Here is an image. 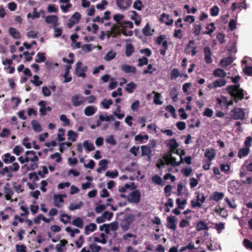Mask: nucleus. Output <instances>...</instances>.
Returning a JSON list of instances; mask_svg holds the SVG:
<instances>
[{
	"label": "nucleus",
	"instance_id": "obj_1",
	"mask_svg": "<svg viewBox=\"0 0 252 252\" xmlns=\"http://www.w3.org/2000/svg\"><path fill=\"white\" fill-rule=\"evenodd\" d=\"M185 155L184 150H181L179 156L180 160L177 161L175 158L173 157L171 154L164 155L160 159L158 160V167L163 165H171L173 166H178L183 163L184 159L183 156Z\"/></svg>",
	"mask_w": 252,
	"mask_h": 252
},
{
	"label": "nucleus",
	"instance_id": "obj_2",
	"mask_svg": "<svg viewBox=\"0 0 252 252\" xmlns=\"http://www.w3.org/2000/svg\"><path fill=\"white\" fill-rule=\"evenodd\" d=\"M226 91L234 97L236 102H237V99H241L243 98V91L240 88L239 85L229 86L227 87Z\"/></svg>",
	"mask_w": 252,
	"mask_h": 252
},
{
	"label": "nucleus",
	"instance_id": "obj_3",
	"mask_svg": "<svg viewBox=\"0 0 252 252\" xmlns=\"http://www.w3.org/2000/svg\"><path fill=\"white\" fill-rule=\"evenodd\" d=\"M134 219L135 216L133 214L126 215L120 224L122 230L124 231L127 230L129 228L130 224L134 221Z\"/></svg>",
	"mask_w": 252,
	"mask_h": 252
},
{
	"label": "nucleus",
	"instance_id": "obj_4",
	"mask_svg": "<svg viewBox=\"0 0 252 252\" xmlns=\"http://www.w3.org/2000/svg\"><path fill=\"white\" fill-rule=\"evenodd\" d=\"M82 63L81 62H78L76 64L75 74L78 77L85 78L86 76V72L87 71L88 67L87 66H82Z\"/></svg>",
	"mask_w": 252,
	"mask_h": 252
},
{
	"label": "nucleus",
	"instance_id": "obj_5",
	"mask_svg": "<svg viewBox=\"0 0 252 252\" xmlns=\"http://www.w3.org/2000/svg\"><path fill=\"white\" fill-rule=\"evenodd\" d=\"M141 193L138 190H134L127 196V200L129 203L137 204L140 201Z\"/></svg>",
	"mask_w": 252,
	"mask_h": 252
},
{
	"label": "nucleus",
	"instance_id": "obj_6",
	"mask_svg": "<svg viewBox=\"0 0 252 252\" xmlns=\"http://www.w3.org/2000/svg\"><path fill=\"white\" fill-rule=\"evenodd\" d=\"M196 199L192 200L191 201V206L193 208L201 207V204L204 203L206 197L203 194H201L199 192H196Z\"/></svg>",
	"mask_w": 252,
	"mask_h": 252
},
{
	"label": "nucleus",
	"instance_id": "obj_7",
	"mask_svg": "<svg viewBox=\"0 0 252 252\" xmlns=\"http://www.w3.org/2000/svg\"><path fill=\"white\" fill-rule=\"evenodd\" d=\"M168 41L165 36H158V45L160 46V52L162 55H164L168 48Z\"/></svg>",
	"mask_w": 252,
	"mask_h": 252
},
{
	"label": "nucleus",
	"instance_id": "obj_8",
	"mask_svg": "<svg viewBox=\"0 0 252 252\" xmlns=\"http://www.w3.org/2000/svg\"><path fill=\"white\" fill-rule=\"evenodd\" d=\"M230 116L235 120L243 119L245 117L243 110L240 108H235L230 112Z\"/></svg>",
	"mask_w": 252,
	"mask_h": 252
},
{
	"label": "nucleus",
	"instance_id": "obj_9",
	"mask_svg": "<svg viewBox=\"0 0 252 252\" xmlns=\"http://www.w3.org/2000/svg\"><path fill=\"white\" fill-rule=\"evenodd\" d=\"M80 19L81 14L78 12H75L69 20V22L67 25V27L69 29H71L74 25L79 23Z\"/></svg>",
	"mask_w": 252,
	"mask_h": 252
},
{
	"label": "nucleus",
	"instance_id": "obj_10",
	"mask_svg": "<svg viewBox=\"0 0 252 252\" xmlns=\"http://www.w3.org/2000/svg\"><path fill=\"white\" fill-rule=\"evenodd\" d=\"M118 7L122 10L126 9L131 4V0H116Z\"/></svg>",
	"mask_w": 252,
	"mask_h": 252
},
{
	"label": "nucleus",
	"instance_id": "obj_11",
	"mask_svg": "<svg viewBox=\"0 0 252 252\" xmlns=\"http://www.w3.org/2000/svg\"><path fill=\"white\" fill-rule=\"evenodd\" d=\"M84 97L81 96L79 94H75L73 95L71 98L72 105L75 107L81 105L84 103Z\"/></svg>",
	"mask_w": 252,
	"mask_h": 252
},
{
	"label": "nucleus",
	"instance_id": "obj_12",
	"mask_svg": "<svg viewBox=\"0 0 252 252\" xmlns=\"http://www.w3.org/2000/svg\"><path fill=\"white\" fill-rule=\"evenodd\" d=\"M167 226L169 228L175 230L177 227V219L174 216H169L167 218Z\"/></svg>",
	"mask_w": 252,
	"mask_h": 252
},
{
	"label": "nucleus",
	"instance_id": "obj_13",
	"mask_svg": "<svg viewBox=\"0 0 252 252\" xmlns=\"http://www.w3.org/2000/svg\"><path fill=\"white\" fill-rule=\"evenodd\" d=\"M167 145L170 149L168 154L171 155L173 154V152H175V150L179 146V145L175 139L169 140L167 141Z\"/></svg>",
	"mask_w": 252,
	"mask_h": 252
},
{
	"label": "nucleus",
	"instance_id": "obj_14",
	"mask_svg": "<svg viewBox=\"0 0 252 252\" xmlns=\"http://www.w3.org/2000/svg\"><path fill=\"white\" fill-rule=\"evenodd\" d=\"M65 194H54V205L55 206L60 208L62 205L60 203H62L64 201L63 199V197H65Z\"/></svg>",
	"mask_w": 252,
	"mask_h": 252
},
{
	"label": "nucleus",
	"instance_id": "obj_15",
	"mask_svg": "<svg viewBox=\"0 0 252 252\" xmlns=\"http://www.w3.org/2000/svg\"><path fill=\"white\" fill-rule=\"evenodd\" d=\"M9 34L15 39H20L21 38V34L20 32L13 27H10L8 29Z\"/></svg>",
	"mask_w": 252,
	"mask_h": 252
},
{
	"label": "nucleus",
	"instance_id": "obj_16",
	"mask_svg": "<svg viewBox=\"0 0 252 252\" xmlns=\"http://www.w3.org/2000/svg\"><path fill=\"white\" fill-rule=\"evenodd\" d=\"M121 69L126 73H135L136 72V68L134 66L126 64H123L121 66Z\"/></svg>",
	"mask_w": 252,
	"mask_h": 252
},
{
	"label": "nucleus",
	"instance_id": "obj_17",
	"mask_svg": "<svg viewBox=\"0 0 252 252\" xmlns=\"http://www.w3.org/2000/svg\"><path fill=\"white\" fill-rule=\"evenodd\" d=\"M216 156V151L213 149H207L205 153V156L211 161Z\"/></svg>",
	"mask_w": 252,
	"mask_h": 252
},
{
	"label": "nucleus",
	"instance_id": "obj_18",
	"mask_svg": "<svg viewBox=\"0 0 252 252\" xmlns=\"http://www.w3.org/2000/svg\"><path fill=\"white\" fill-rule=\"evenodd\" d=\"M224 197V194L222 192L215 191L212 193L210 198L211 200L218 201L222 199Z\"/></svg>",
	"mask_w": 252,
	"mask_h": 252
},
{
	"label": "nucleus",
	"instance_id": "obj_19",
	"mask_svg": "<svg viewBox=\"0 0 252 252\" xmlns=\"http://www.w3.org/2000/svg\"><path fill=\"white\" fill-rule=\"evenodd\" d=\"M213 75L216 77H220L221 79H224L226 76L227 73L223 69L218 68L214 70Z\"/></svg>",
	"mask_w": 252,
	"mask_h": 252
},
{
	"label": "nucleus",
	"instance_id": "obj_20",
	"mask_svg": "<svg viewBox=\"0 0 252 252\" xmlns=\"http://www.w3.org/2000/svg\"><path fill=\"white\" fill-rule=\"evenodd\" d=\"M45 20L47 23L52 24L54 26H57L58 18L56 15H49L46 17Z\"/></svg>",
	"mask_w": 252,
	"mask_h": 252
},
{
	"label": "nucleus",
	"instance_id": "obj_21",
	"mask_svg": "<svg viewBox=\"0 0 252 252\" xmlns=\"http://www.w3.org/2000/svg\"><path fill=\"white\" fill-rule=\"evenodd\" d=\"M130 13H131V14H130L131 19L134 21V23L136 25L139 26L141 23L140 16L135 11H131Z\"/></svg>",
	"mask_w": 252,
	"mask_h": 252
},
{
	"label": "nucleus",
	"instance_id": "obj_22",
	"mask_svg": "<svg viewBox=\"0 0 252 252\" xmlns=\"http://www.w3.org/2000/svg\"><path fill=\"white\" fill-rule=\"evenodd\" d=\"M205 60L206 63H210L212 62L211 52L208 47H206L204 49Z\"/></svg>",
	"mask_w": 252,
	"mask_h": 252
},
{
	"label": "nucleus",
	"instance_id": "obj_23",
	"mask_svg": "<svg viewBox=\"0 0 252 252\" xmlns=\"http://www.w3.org/2000/svg\"><path fill=\"white\" fill-rule=\"evenodd\" d=\"M209 229V227L207 223L205 222L203 220H200L198 222L196 225V230L198 231H200L201 230H206L208 231Z\"/></svg>",
	"mask_w": 252,
	"mask_h": 252
},
{
	"label": "nucleus",
	"instance_id": "obj_24",
	"mask_svg": "<svg viewBox=\"0 0 252 252\" xmlns=\"http://www.w3.org/2000/svg\"><path fill=\"white\" fill-rule=\"evenodd\" d=\"M160 20L167 25H170L173 23V20L170 18L169 16L165 14H162L161 15Z\"/></svg>",
	"mask_w": 252,
	"mask_h": 252
},
{
	"label": "nucleus",
	"instance_id": "obj_25",
	"mask_svg": "<svg viewBox=\"0 0 252 252\" xmlns=\"http://www.w3.org/2000/svg\"><path fill=\"white\" fill-rule=\"evenodd\" d=\"M149 139V136L148 135L146 134L145 135H142L141 134H138L136 135L134 137V140L136 141H138L140 143H145Z\"/></svg>",
	"mask_w": 252,
	"mask_h": 252
},
{
	"label": "nucleus",
	"instance_id": "obj_26",
	"mask_svg": "<svg viewBox=\"0 0 252 252\" xmlns=\"http://www.w3.org/2000/svg\"><path fill=\"white\" fill-rule=\"evenodd\" d=\"M72 224L80 228H82L83 227L84 222L82 219L80 217H77L75 219L72 221Z\"/></svg>",
	"mask_w": 252,
	"mask_h": 252
},
{
	"label": "nucleus",
	"instance_id": "obj_27",
	"mask_svg": "<svg viewBox=\"0 0 252 252\" xmlns=\"http://www.w3.org/2000/svg\"><path fill=\"white\" fill-rule=\"evenodd\" d=\"M124 16L123 14H117L114 15L113 16V19L116 21L118 25H120L121 27L124 28V25L121 23V21L124 19Z\"/></svg>",
	"mask_w": 252,
	"mask_h": 252
},
{
	"label": "nucleus",
	"instance_id": "obj_28",
	"mask_svg": "<svg viewBox=\"0 0 252 252\" xmlns=\"http://www.w3.org/2000/svg\"><path fill=\"white\" fill-rule=\"evenodd\" d=\"M32 125L33 129L36 132H40L42 131V128L39 123L36 120H33L32 121Z\"/></svg>",
	"mask_w": 252,
	"mask_h": 252
},
{
	"label": "nucleus",
	"instance_id": "obj_29",
	"mask_svg": "<svg viewBox=\"0 0 252 252\" xmlns=\"http://www.w3.org/2000/svg\"><path fill=\"white\" fill-rule=\"evenodd\" d=\"M134 51L133 46L131 43L126 44V55L129 57L133 53Z\"/></svg>",
	"mask_w": 252,
	"mask_h": 252
},
{
	"label": "nucleus",
	"instance_id": "obj_30",
	"mask_svg": "<svg viewBox=\"0 0 252 252\" xmlns=\"http://www.w3.org/2000/svg\"><path fill=\"white\" fill-rule=\"evenodd\" d=\"M95 112V109L93 106H87L84 110L85 114L87 116H91L94 115Z\"/></svg>",
	"mask_w": 252,
	"mask_h": 252
},
{
	"label": "nucleus",
	"instance_id": "obj_31",
	"mask_svg": "<svg viewBox=\"0 0 252 252\" xmlns=\"http://www.w3.org/2000/svg\"><path fill=\"white\" fill-rule=\"evenodd\" d=\"M71 218V217L70 216L66 214H63L61 215L60 220L64 224H67L68 223H70Z\"/></svg>",
	"mask_w": 252,
	"mask_h": 252
},
{
	"label": "nucleus",
	"instance_id": "obj_32",
	"mask_svg": "<svg viewBox=\"0 0 252 252\" xmlns=\"http://www.w3.org/2000/svg\"><path fill=\"white\" fill-rule=\"evenodd\" d=\"M84 147L89 151L94 150L95 147L93 143H90L88 140H85L83 144Z\"/></svg>",
	"mask_w": 252,
	"mask_h": 252
},
{
	"label": "nucleus",
	"instance_id": "obj_33",
	"mask_svg": "<svg viewBox=\"0 0 252 252\" xmlns=\"http://www.w3.org/2000/svg\"><path fill=\"white\" fill-rule=\"evenodd\" d=\"M68 139L74 142L77 137L78 134L72 130H69L67 132Z\"/></svg>",
	"mask_w": 252,
	"mask_h": 252
},
{
	"label": "nucleus",
	"instance_id": "obj_34",
	"mask_svg": "<svg viewBox=\"0 0 252 252\" xmlns=\"http://www.w3.org/2000/svg\"><path fill=\"white\" fill-rule=\"evenodd\" d=\"M232 62L231 58H227L223 59L221 60L220 65V66L224 67L230 64Z\"/></svg>",
	"mask_w": 252,
	"mask_h": 252
},
{
	"label": "nucleus",
	"instance_id": "obj_35",
	"mask_svg": "<svg viewBox=\"0 0 252 252\" xmlns=\"http://www.w3.org/2000/svg\"><path fill=\"white\" fill-rule=\"evenodd\" d=\"M214 82V86L216 88L222 87L225 86L227 83V81L224 79H218L215 80Z\"/></svg>",
	"mask_w": 252,
	"mask_h": 252
},
{
	"label": "nucleus",
	"instance_id": "obj_36",
	"mask_svg": "<svg viewBox=\"0 0 252 252\" xmlns=\"http://www.w3.org/2000/svg\"><path fill=\"white\" fill-rule=\"evenodd\" d=\"M249 152L250 149L245 147V148L241 149L239 150L238 156L240 158H242L248 155L249 153Z\"/></svg>",
	"mask_w": 252,
	"mask_h": 252
},
{
	"label": "nucleus",
	"instance_id": "obj_37",
	"mask_svg": "<svg viewBox=\"0 0 252 252\" xmlns=\"http://www.w3.org/2000/svg\"><path fill=\"white\" fill-rule=\"evenodd\" d=\"M36 57L37 58L35 60L36 63H40L46 61V57L44 53L38 52L36 55Z\"/></svg>",
	"mask_w": 252,
	"mask_h": 252
},
{
	"label": "nucleus",
	"instance_id": "obj_38",
	"mask_svg": "<svg viewBox=\"0 0 252 252\" xmlns=\"http://www.w3.org/2000/svg\"><path fill=\"white\" fill-rule=\"evenodd\" d=\"M96 225L94 223H91L85 227V233L87 234L89 231L94 232L96 229Z\"/></svg>",
	"mask_w": 252,
	"mask_h": 252
},
{
	"label": "nucleus",
	"instance_id": "obj_39",
	"mask_svg": "<svg viewBox=\"0 0 252 252\" xmlns=\"http://www.w3.org/2000/svg\"><path fill=\"white\" fill-rule=\"evenodd\" d=\"M83 205V203L82 201H80L77 203H71L70 204L68 208L70 211H73L78 209H79Z\"/></svg>",
	"mask_w": 252,
	"mask_h": 252
},
{
	"label": "nucleus",
	"instance_id": "obj_40",
	"mask_svg": "<svg viewBox=\"0 0 252 252\" xmlns=\"http://www.w3.org/2000/svg\"><path fill=\"white\" fill-rule=\"evenodd\" d=\"M136 85L133 82H131L126 84V91L128 93H132L136 88Z\"/></svg>",
	"mask_w": 252,
	"mask_h": 252
},
{
	"label": "nucleus",
	"instance_id": "obj_41",
	"mask_svg": "<svg viewBox=\"0 0 252 252\" xmlns=\"http://www.w3.org/2000/svg\"><path fill=\"white\" fill-rule=\"evenodd\" d=\"M176 203L179 209H184L185 205L187 204V199L181 200L180 198H177Z\"/></svg>",
	"mask_w": 252,
	"mask_h": 252
},
{
	"label": "nucleus",
	"instance_id": "obj_42",
	"mask_svg": "<svg viewBox=\"0 0 252 252\" xmlns=\"http://www.w3.org/2000/svg\"><path fill=\"white\" fill-rule=\"evenodd\" d=\"M214 211L216 213L219 214L223 218H225L227 216V213L224 211L223 208L220 207L216 208Z\"/></svg>",
	"mask_w": 252,
	"mask_h": 252
},
{
	"label": "nucleus",
	"instance_id": "obj_43",
	"mask_svg": "<svg viewBox=\"0 0 252 252\" xmlns=\"http://www.w3.org/2000/svg\"><path fill=\"white\" fill-rule=\"evenodd\" d=\"M121 27L120 25H114L111 28L112 33L114 34V36L121 34V31L119 28Z\"/></svg>",
	"mask_w": 252,
	"mask_h": 252
},
{
	"label": "nucleus",
	"instance_id": "obj_44",
	"mask_svg": "<svg viewBox=\"0 0 252 252\" xmlns=\"http://www.w3.org/2000/svg\"><path fill=\"white\" fill-rule=\"evenodd\" d=\"M141 154L142 156H144V155L148 156L151 152L150 147H148L147 146H145V145L142 146H141Z\"/></svg>",
	"mask_w": 252,
	"mask_h": 252
},
{
	"label": "nucleus",
	"instance_id": "obj_45",
	"mask_svg": "<svg viewBox=\"0 0 252 252\" xmlns=\"http://www.w3.org/2000/svg\"><path fill=\"white\" fill-rule=\"evenodd\" d=\"M116 54L115 52H113L112 51L108 52L105 55L104 59L106 61H110L116 57Z\"/></svg>",
	"mask_w": 252,
	"mask_h": 252
},
{
	"label": "nucleus",
	"instance_id": "obj_46",
	"mask_svg": "<svg viewBox=\"0 0 252 252\" xmlns=\"http://www.w3.org/2000/svg\"><path fill=\"white\" fill-rule=\"evenodd\" d=\"M143 33L145 36H150L152 35L151 32V28L149 23H147L145 27L142 30Z\"/></svg>",
	"mask_w": 252,
	"mask_h": 252
},
{
	"label": "nucleus",
	"instance_id": "obj_47",
	"mask_svg": "<svg viewBox=\"0 0 252 252\" xmlns=\"http://www.w3.org/2000/svg\"><path fill=\"white\" fill-rule=\"evenodd\" d=\"M138 66H142L144 65H147L148 63V59L147 57H143L139 58L138 60Z\"/></svg>",
	"mask_w": 252,
	"mask_h": 252
},
{
	"label": "nucleus",
	"instance_id": "obj_48",
	"mask_svg": "<svg viewBox=\"0 0 252 252\" xmlns=\"http://www.w3.org/2000/svg\"><path fill=\"white\" fill-rule=\"evenodd\" d=\"M215 29L214 23H211L206 27V29L208 30V31L204 32L203 33L210 34L215 30Z\"/></svg>",
	"mask_w": 252,
	"mask_h": 252
},
{
	"label": "nucleus",
	"instance_id": "obj_49",
	"mask_svg": "<svg viewBox=\"0 0 252 252\" xmlns=\"http://www.w3.org/2000/svg\"><path fill=\"white\" fill-rule=\"evenodd\" d=\"M215 228L217 229L218 232L220 233L225 228L224 223L222 222L215 223Z\"/></svg>",
	"mask_w": 252,
	"mask_h": 252
},
{
	"label": "nucleus",
	"instance_id": "obj_50",
	"mask_svg": "<svg viewBox=\"0 0 252 252\" xmlns=\"http://www.w3.org/2000/svg\"><path fill=\"white\" fill-rule=\"evenodd\" d=\"M105 220H110L113 216V213L108 211H104L102 214Z\"/></svg>",
	"mask_w": 252,
	"mask_h": 252
},
{
	"label": "nucleus",
	"instance_id": "obj_51",
	"mask_svg": "<svg viewBox=\"0 0 252 252\" xmlns=\"http://www.w3.org/2000/svg\"><path fill=\"white\" fill-rule=\"evenodd\" d=\"M218 103H219L221 106H225L227 103V98L224 96H221L220 98L217 99Z\"/></svg>",
	"mask_w": 252,
	"mask_h": 252
},
{
	"label": "nucleus",
	"instance_id": "obj_52",
	"mask_svg": "<svg viewBox=\"0 0 252 252\" xmlns=\"http://www.w3.org/2000/svg\"><path fill=\"white\" fill-rule=\"evenodd\" d=\"M23 151L24 149L22 147L19 145H17L15 146V147L13 149V153L16 155L19 156L20 155L21 153L23 152Z\"/></svg>",
	"mask_w": 252,
	"mask_h": 252
},
{
	"label": "nucleus",
	"instance_id": "obj_53",
	"mask_svg": "<svg viewBox=\"0 0 252 252\" xmlns=\"http://www.w3.org/2000/svg\"><path fill=\"white\" fill-rule=\"evenodd\" d=\"M60 120L62 121L63 122V126H69L70 124V121L66 117V116L62 114L60 117Z\"/></svg>",
	"mask_w": 252,
	"mask_h": 252
},
{
	"label": "nucleus",
	"instance_id": "obj_54",
	"mask_svg": "<svg viewBox=\"0 0 252 252\" xmlns=\"http://www.w3.org/2000/svg\"><path fill=\"white\" fill-rule=\"evenodd\" d=\"M99 118L100 121H109L110 120H114V117L113 115L106 116L104 117L103 115H99Z\"/></svg>",
	"mask_w": 252,
	"mask_h": 252
},
{
	"label": "nucleus",
	"instance_id": "obj_55",
	"mask_svg": "<svg viewBox=\"0 0 252 252\" xmlns=\"http://www.w3.org/2000/svg\"><path fill=\"white\" fill-rule=\"evenodd\" d=\"M118 171L117 170H115L114 172L107 171L105 173V176L111 178H115L118 176Z\"/></svg>",
	"mask_w": 252,
	"mask_h": 252
},
{
	"label": "nucleus",
	"instance_id": "obj_56",
	"mask_svg": "<svg viewBox=\"0 0 252 252\" xmlns=\"http://www.w3.org/2000/svg\"><path fill=\"white\" fill-rule=\"evenodd\" d=\"M31 82L36 86H39L42 84V82L39 80V76L36 75L33 76V80H32Z\"/></svg>",
	"mask_w": 252,
	"mask_h": 252
},
{
	"label": "nucleus",
	"instance_id": "obj_57",
	"mask_svg": "<svg viewBox=\"0 0 252 252\" xmlns=\"http://www.w3.org/2000/svg\"><path fill=\"white\" fill-rule=\"evenodd\" d=\"M112 103L113 101L111 99L107 100L106 99H104L102 102V105L105 109L109 108L110 106L112 104Z\"/></svg>",
	"mask_w": 252,
	"mask_h": 252
},
{
	"label": "nucleus",
	"instance_id": "obj_58",
	"mask_svg": "<svg viewBox=\"0 0 252 252\" xmlns=\"http://www.w3.org/2000/svg\"><path fill=\"white\" fill-rule=\"evenodd\" d=\"M142 6V3L140 0H137L133 3V8L137 10H141Z\"/></svg>",
	"mask_w": 252,
	"mask_h": 252
},
{
	"label": "nucleus",
	"instance_id": "obj_59",
	"mask_svg": "<svg viewBox=\"0 0 252 252\" xmlns=\"http://www.w3.org/2000/svg\"><path fill=\"white\" fill-rule=\"evenodd\" d=\"M108 225L111 231H116L118 229V224L116 221H113Z\"/></svg>",
	"mask_w": 252,
	"mask_h": 252
},
{
	"label": "nucleus",
	"instance_id": "obj_60",
	"mask_svg": "<svg viewBox=\"0 0 252 252\" xmlns=\"http://www.w3.org/2000/svg\"><path fill=\"white\" fill-rule=\"evenodd\" d=\"M107 4L108 2L106 0H102L100 3L96 4V7L98 9L103 10Z\"/></svg>",
	"mask_w": 252,
	"mask_h": 252
},
{
	"label": "nucleus",
	"instance_id": "obj_61",
	"mask_svg": "<svg viewBox=\"0 0 252 252\" xmlns=\"http://www.w3.org/2000/svg\"><path fill=\"white\" fill-rule=\"evenodd\" d=\"M89 248L92 252H99L101 250V247L99 246L96 245L95 244H91Z\"/></svg>",
	"mask_w": 252,
	"mask_h": 252
},
{
	"label": "nucleus",
	"instance_id": "obj_62",
	"mask_svg": "<svg viewBox=\"0 0 252 252\" xmlns=\"http://www.w3.org/2000/svg\"><path fill=\"white\" fill-rule=\"evenodd\" d=\"M106 209V205H99L95 208V211L97 214H100Z\"/></svg>",
	"mask_w": 252,
	"mask_h": 252
},
{
	"label": "nucleus",
	"instance_id": "obj_63",
	"mask_svg": "<svg viewBox=\"0 0 252 252\" xmlns=\"http://www.w3.org/2000/svg\"><path fill=\"white\" fill-rule=\"evenodd\" d=\"M16 252H26V247L24 245H16Z\"/></svg>",
	"mask_w": 252,
	"mask_h": 252
},
{
	"label": "nucleus",
	"instance_id": "obj_64",
	"mask_svg": "<svg viewBox=\"0 0 252 252\" xmlns=\"http://www.w3.org/2000/svg\"><path fill=\"white\" fill-rule=\"evenodd\" d=\"M243 70L244 72L249 75L252 74V67L246 65L243 67Z\"/></svg>",
	"mask_w": 252,
	"mask_h": 252
}]
</instances>
